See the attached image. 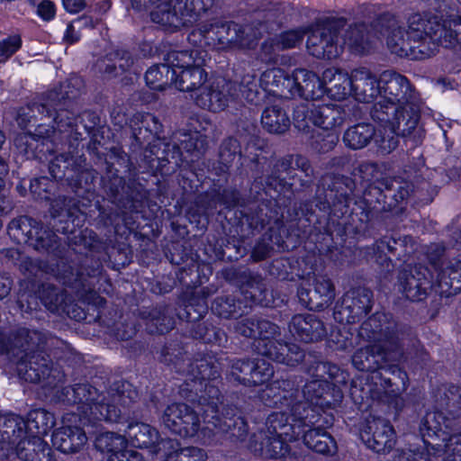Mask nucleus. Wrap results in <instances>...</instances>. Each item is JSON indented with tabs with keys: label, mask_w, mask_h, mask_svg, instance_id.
Masks as SVG:
<instances>
[{
	"label": "nucleus",
	"mask_w": 461,
	"mask_h": 461,
	"mask_svg": "<svg viewBox=\"0 0 461 461\" xmlns=\"http://www.w3.org/2000/svg\"><path fill=\"white\" fill-rule=\"evenodd\" d=\"M105 170L101 177L104 197L123 213L138 210L149 192L140 182L139 170L122 148L112 147L104 156Z\"/></svg>",
	"instance_id": "nucleus-1"
},
{
	"label": "nucleus",
	"mask_w": 461,
	"mask_h": 461,
	"mask_svg": "<svg viewBox=\"0 0 461 461\" xmlns=\"http://www.w3.org/2000/svg\"><path fill=\"white\" fill-rule=\"evenodd\" d=\"M262 34V31H255L250 25L242 26L232 21L215 19L200 24L188 39L196 41V38H199L205 45L221 50L253 49Z\"/></svg>",
	"instance_id": "nucleus-2"
},
{
	"label": "nucleus",
	"mask_w": 461,
	"mask_h": 461,
	"mask_svg": "<svg viewBox=\"0 0 461 461\" xmlns=\"http://www.w3.org/2000/svg\"><path fill=\"white\" fill-rule=\"evenodd\" d=\"M49 173L53 179L66 185L72 192H89L95 186L98 173L89 167L84 156H74L64 152L50 160Z\"/></svg>",
	"instance_id": "nucleus-3"
},
{
	"label": "nucleus",
	"mask_w": 461,
	"mask_h": 461,
	"mask_svg": "<svg viewBox=\"0 0 461 461\" xmlns=\"http://www.w3.org/2000/svg\"><path fill=\"white\" fill-rule=\"evenodd\" d=\"M139 393L131 384L125 381L114 382L102 397L95 412L97 420L117 422L122 415L133 419H142L144 415L138 403Z\"/></svg>",
	"instance_id": "nucleus-4"
},
{
	"label": "nucleus",
	"mask_w": 461,
	"mask_h": 461,
	"mask_svg": "<svg viewBox=\"0 0 461 461\" xmlns=\"http://www.w3.org/2000/svg\"><path fill=\"white\" fill-rule=\"evenodd\" d=\"M381 81L384 83L385 99L371 107L370 116L375 122L389 123L395 129L403 117V77L393 70H385L381 75Z\"/></svg>",
	"instance_id": "nucleus-5"
},
{
	"label": "nucleus",
	"mask_w": 461,
	"mask_h": 461,
	"mask_svg": "<svg viewBox=\"0 0 461 461\" xmlns=\"http://www.w3.org/2000/svg\"><path fill=\"white\" fill-rule=\"evenodd\" d=\"M352 180L343 175L324 174L319 179L314 196L316 206L326 211L332 209L334 215L343 216L348 212L352 200L348 191H351Z\"/></svg>",
	"instance_id": "nucleus-6"
},
{
	"label": "nucleus",
	"mask_w": 461,
	"mask_h": 461,
	"mask_svg": "<svg viewBox=\"0 0 461 461\" xmlns=\"http://www.w3.org/2000/svg\"><path fill=\"white\" fill-rule=\"evenodd\" d=\"M445 419V413L438 411L427 412L419 425L420 436L424 447L415 449L410 448L405 452V461H429V449L438 453L446 452L448 456L449 438L453 435L442 429L441 420Z\"/></svg>",
	"instance_id": "nucleus-7"
},
{
	"label": "nucleus",
	"mask_w": 461,
	"mask_h": 461,
	"mask_svg": "<svg viewBox=\"0 0 461 461\" xmlns=\"http://www.w3.org/2000/svg\"><path fill=\"white\" fill-rule=\"evenodd\" d=\"M343 17H330L322 20L309 34L306 46L311 55L317 59L337 58L342 47L339 45V34L346 26Z\"/></svg>",
	"instance_id": "nucleus-8"
},
{
	"label": "nucleus",
	"mask_w": 461,
	"mask_h": 461,
	"mask_svg": "<svg viewBox=\"0 0 461 461\" xmlns=\"http://www.w3.org/2000/svg\"><path fill=\"white\" fill-rule=\"evenodd\" d=\"M402 356L399 338L393 333L385 336L382 345H368L358 348L352 356V364L359 371L375 372L384 368L388 361H400Z\"/></svg>",
	"instance_id": "nucleus-9"
},
{
	"label": "nucleus",
	"mask_w": 461,
	"mask_h": 461,
	"mask_svg": "<svg viewBox=\"0 0 461 461\" xmlns=\"http://www.w3.org/2000/svg\"><path fill=\"white\" fill-rule=\"evenodd\" d=\"M81 81L77 78H68L57 88L48 91L42 97L41 103L29 104L18 113L17 122L20 127L27 128L34 125L38 120L37 115H44L51 118L50 110L48 105H53L63 102V99L73 100L78 95Z\"/></svg>",
	"instance_id": "nucleus-10"
},
{
	"label": "nucleus",
	"mask_w": 461,
	"mask_h": 461,
	"mask_svg": "<svg viewBox=\"0 0 461 461\" xmlns=\"http://www.w3.org/2000/svg\"><path fill=\"white\" fill-rule=\"evenodd\" d=\"M203 422L205 429L227 434L233 441H244L249 434V425L242 416L237 415L230 407L220 410L213 401L203 411Z\"/></svg>",
	"instance_id": "nucleus-11"
},
{
	"label": "nucleus",
	"mask_w": 461,
	"mask_h": 461,
	"mask_svg": "<svg viewBox=\"0 0 461 461\" xmlns=\"http://www.w3.org/2000/svg\"><path fill=\"white\" fill-rule=\"evenodd\" d=\"M301 170L304 173L307 179L300 180V186L302 188H309L313 183L314 169L312 167L310 160L301 154L286 155L277 159L271 169L270 174L267 177V185L280 186L282 189L293 190L294 183L286 181L283 174H286L290 180L295 177L294 170Z\"/></svg>",
	"instance_id": "nucleus-12"
},
{
	"label": "nucleus",
	"mask_w": 461,
	"mask_h": 461,
	"mask_svg": "<svg viewBox=\"0 0 461 461\" xmlns=\"http://www.w3.org/2000/svg\"><path fill=\"white\" fill-rule=\"evenodd\" d=\"M17 368L23 378L30 383H43L45 386L56 387L65 380V374L54 366L45 351L17 360Z\"/></svg>",
	"instance_id": "nucleus-13"
},
{
	"label": "nucleus",
	"mask_w": 461,
	"mask_h": 461,
	"mask_svg": "<svg viewBox=\"0 0 461 461\" xmlns=\"http://www.w3.org/2000/svg\"><path fill=\"white\" fill-rule=\"evenodd\" d=\"M213 4V0H174L168 13L158 11L155 14V19L165 27L187 26L207 14Z\"/></svg>",
	"instance_id": "nucleus-14"
},
{
	"label": "nucleus",
	"mask_w": 461,
	"mask_h": 461,
	"mask_svg": "<svg viewBox=\"0 0 461 461\" xmlns=\"http://www.w3.org/2000/svg\"><path fill=\"white\" fill-rule=\"evenodd\" d=\"M274 375L271 365L263 359L233 358L230 360L228 379L245 386H257L267 382Z\"/></svg>",
	"instance_id": "nucleus-15"
},
{
	"label": "nucleus",
	"mask_w": 461,
	"mask_h": 461,
	"mask_svg": "<svg viewBox=\"0 0 461 461\" xmlns=\"http://www.w3.org/2000/svg\"><path fill=\"white\" fill-rule=\"evenodd\" d=\"M160 420L167 429L183 438L194 437L201 428L199 414L183 402L168 405Z\"/></svg>",
	"instance_id": "nucleus-16"
},
{
	"label": "nucleus",
	"mask_w": 461,
	"mask_h": 461,
	"mask_svg": "<svg viewBox=\"0 0 461 461\" xmlns=\"http://www.w3.org/2000/svg\"><path fill=\"white\" fill-rule=\"evenodd\" d=\"M344 83L342 93L352 90L361 103H370L380 94L379 81L370 69L361 67L351 71L350 76L339 73L332 83Z\"/></svg>",
	"instance_id": "nucleus-17"
},
{
	"label": "nucleus",
	"mask_w": 461,
	"mask_h": 461,
	"mask_svg": "<svg viewBox=\"0 0 461 461\" xmlns=\"http://www.w3.org/2000/svg\"><path fill=\"white\" fill-rule=\"evenodd\" d=\"M393 426L385 420L369 417L360 430L362 441L367 447L380 453L390 451L395 445Z\"/></svg>",
	"instance_id": "nucleus-18"
},
{
	"label": "nucleus",
	"mask_w": 461,
	"mask_h": 461,
	"mask_svg": "<svg viewBox=\"0 0 461 461\" xmlns=\"http://www.w3.org/2000/svg\"><path fill=\"white\" fill-rule=\"evenodd\" d=\"M421 101L409 80L405 77V113L409 119L405 122V146L415 148L422 143L424 129L419 124Z\"/></svg>",
	"instance_id": "nucleus-19"
},
{
	"label": "nucleus",
	"mask_w": 461,
	"mask_h": 461,
	"mask_svg": "<svg viewBox=\"0 0 461 461\" xmlns=\"http://www.w3.org/2000/svg\"><path fill=\"white\" fill-rule=\"evenodd\" d=\"M227 181L228 175L224 173L221 178L213 180L212 187L209 191L197 197L196 203L203 213L216 209L217 205L232 208L240 203V192L234 187L225 186L224 183Z\"/></svg>",
	"instance_id": "nucleus-20"
},
{
	"label": "nucleus",
	"mask_w": 461,
	"mask_h": 461,
	"mask_svg": "<svg viewBox=\"0 0 461 461\" xmlns=\"http://www.w3.org/2000/svg\"><path fill=\"white\" fill-rule=\"evenodd\" d=\"M301 393L303 399L322 411L325 408H335L343 398L339 387L324 379H315L307 382ZM323 412L325 413V411Z\"/></svg>",
	"instance_id": "nucleus-21"
},
{
	"label": "nucleus",
	"mask_w": 461,
	"mask_h": 461,
	"mask_svg": "<svg viewBox=\"0 0 461 461\" xmlns=\"http://www.w3.org/2000/svg\"><path fill=\"white\" fill-rule=\"evenodd\" d=\"M299 302L311 311H321L330 306L335 298L332 282L325 276H316L312 288H298Z\"/></svg>",
	"instance_id": "nucleus-22"
},
{
	"label": "nucleus",
	"mask_w": 461,
	"mask_h": 461,
	"mask_svg": "<svg viewBox=\"0 0 461 461\" xmlns=\"http://www.w3.org/2000/svg\"><path fill=\"white\" fill-rule=\"evenodd\" d=\"M373 306V292L363 286L348 291L339 304V313L346 316L348 322H355L365 317Z\"/></svg>",
	"instance_id": "nucleus-23"
},
{
	"label": "nucleus",
	"mask_w": 461,
	"mask_h": 461,
	"mask_svg": "<svg viewBox=\"0 0 461 461\" xmlns=\"http://www.w3.org/2000/svg\"><path fill=\"white\" fill-rule=\"evenodd\" d=\"M58 258L59 261L54 267H50V275H52L58 281L77 293L85 291L88 286V278L94 274L83 265H78L73 261L68 262L66 255Z\"/></svg>",
	"instance_id": "nucleus-24"
},
{
	"label": "nucleus",
	"mask_w": 461,
	"mask_h": 461,
	"mask_svg": "<svg viewBox=\"0 0 461 461\" xmlns=\"http://www.w3.org/2000/svg\"><path fill=\"white\" fill-rule=\"evenodd\" d=\"M46 344L45 333L36 330L18 328L12 333L9 350L19 360L44 351Z\"/></svg>",
	"instance_id": "nucleus-25"
},
{
	"label": "nucleus",
	"mask_w": 461,
	"mask_h": 461,
	"mask_svg": "<svg viewBox=\"0 0 461 461\" xmlns=\"http://www.w3.org/2000/svg\"><path fill=\"white\" fill-rule=\"evenodd\" d=\"M131 138L133 142L131 148L133 151L140 149L143 144L150 143L158 138L162 131V124L152 113H136L130 122Z\"/></svg>",
	"instance_id": "nucleus-26"
},
{
	"label": "nucleus",
	"mask_w": 461,
	"mask_h": 461,
	"mask_svg": "<svg viewBox=\"0 0 461 461\" xmlns=\"http://www.w3.org/2000/svg\"><path fill=\"white\" fill-rule=\"evenodd\" d=\"M104 394L88 382L77 383L70 386L63 387L59 392V398L68 404H80L90 409L91 413L97 419L95 412L97 403H101Z\"/></svg>",
	"instance_id": "nucleus-27"
},
{
	"label": "nucleus",
	"mask_w": 461,
	"mask_h": 461,
	"mask_svg": "<svg viewBox=\"0 0 461 461\" xmlns=\"http://www.w3.org/2000/svg\"><path fill=\"white\" fill-rule=\"evenodd\" d=\"M69 78H77L81 81L78 95L73 100L63 99L64 102L48 105L57 130L60 132L69 131L75 126L78 127L77 100L84 93L85 83L83 78L78 76H72Z\"/></svg>",
	"instance_id": "nucleus-28"
},
{
	"label": "nucleus",
	"mask_w": 461,
	"mask_h": 461,
	"mask_svg": "<svg viewBox=\"0 0 461 461\" xmlns=\"http://www.w3.org/2000/svg\"><path fill=\"white\" fill-rule=\"evenodd\" d=\"M286 440L289 439L258 430L251 436L249 447L258 456L277 459L285 457L289 453Z\"/></svg>",
	"instance_id": "nucleus-29"
},
{
	"label": "nucleus",
	"mask_w": 461,
	"mask_h": 461,
	"mask_svg": "<svg viewBox=\"0 0 461 461\" xmlns=\"http://www.w3.org/2000/svg\"><path fill=\"white\" fill-rule=\"evenodd\" d=\"M373 30L384 36L386 46L390 51L402 57L403 51V33L400 21L394 14L384 13L378 15L371 23Z\"/></svg>",
	"instance_id": "nucleus-30"
},
{
	"label": "nucleus",
	"mask_w": 461,
	"mask_h": 461,
	"mask_svg": "<svg viewBox=\"0 0 461 461\" xmlns=\"http://www.w3.org/2000/svg\"><path fill=\"white\" fill-rule=\"evenodd\" d=\"M294 337L306 343L321 340L327 334L322 321L314 314H296L289 322Z\"/></svg>",
	"instance_id": "nucleus-31"
},
{
	"label": "nucleus",
	"mask_w": 461,
	"mask_h": 461,
	"mask_svg": "<svg viewBox=\"0 0 461 461\" xmlns=\"http://www.w3.org/2000/svg\"><path fill=\"white\" fill-rule=\"evenodd\" d=\"M260 86L273 96L292 99L294 91V74L289 76L282 68L267 69L260 77Z\"/></svg>",
	"instance_id": "nucleus-32"
},
{
	"label": "nucleus",
	"mask_w": 461,
	"mask_h": 461,
	"mask_svg": "<svg viewBox=\"0 0 461 461\" xmlns=\"http://www.w3.org/2000/svg\"><path fill=\"white\" fill-rule=\"evenodd\" d=\"M259 353L273 361L290 366H297L305 358V352L297 344L272 339L264 342Z\"/></svg>",
	"instance_id": "nucleus-33"
},
{
	"label": "nucleus",
	"mask_w": 461,
	"mask_h": 461,
	"mask_svg": "<svg viewBox=\"0 0 461 461\" xmlns=\"http://www.w3.org/2000/svg\"><path fill=\"white\" fill-rule=\"evenodd\" d=\"M40 253H47L55 258H63L67 255L68 247L62 244L58 235L50 228L38 223L30 237L27 244Z\"/></svg>",
	"instance_id": "nucleus-34"
},
{
	"label": "nucleus",
	"mask_w": 461,
	"mask_h": 461,
	"mask_svg": "<svg viewBox=\"0 0 461 461\" xmlns=\"http://www.w3.org/2000/svg\"><path fill=\"white\" fill-rule=\"evenodd\" d=\"M294 97L299 96L307 101H314L321 99L326 94V83L314 72L305 68H296L294 71Z\"/></svg>",
	"instance_id": "nucleus-35"
},
{
	"label": "nucleus",
	"mask_w": 461,
	"mask_h": 461,
	"mask_svg": "<svg viewBox=\"0 0 461 461\" xmlns=\"http://www.w3.org/2000/svg\"><path fill=\"white\" fill-rule=\"evenodd\" d=\"M139 316L149 334H164L170 331L175 325L167 305L147 308L140 311Z\"/></svg>",
	"instance_id": "nucleus-36"
},
{
	"label": "nucleus",
	"mask_w": 461,
	"mask_h": 461,
	"mask_svg": "<svg viewBox=\"0 0 461 461\" xmlns=\"http://www.w3.org/2000/svg\"><path fill=\"white\" fill-rule=\"evenodd\" d=\"M26 421L18 415L0 418V448L8 451L16 447L27 436Z\"/></svg>",
	"instance_id": "nucleus-37"
},
{
	"label": "nucleus",
	"mask_w": 461,
	"mask_h": 461,
	"mask_svg": "<svg viewBox=\"0 0 461 461\" xmlns=\"http://www.w3.org/2000/svg\"><path fill=\"white\" fill-rule=\"evenodd\" d=\"M87 441L86 432L77 426H63L52 434V444L65 454L78 452Z\"/></svg>",
	"instance_id": "nucleus-38"
},
{
	"label": "nucleus",
	"mask_w": 461,
	"mask_h": 461,
	"mask_svg": "<svg viewBox=\"0 0 461 461\" xmlns=\"http://www.w3.org/2000/svg\"><path fill=\"white\" fill-rule=\"evenodd\" d=\"M293 401L287 402V407L290 409L292 420L296 424V429L301 426L303 428H310L319 422L320 420L316 419V411L312 407V403L303 399V394L299 388H292Z\"/></svg>",
	"instance_id": "nucleus-39"
},
{
	"label": "nucleus",
	"mask_w": 461,
	"mask_h": 461,
	"mask_svg": "<svg viewBox=\"0 0 461 461\" xmlns=\"http://www.w3.org/2000/svg\"><path fill=\"white\" fill-rule=\"evenodd\" d=\"M15 451L24 461H53L51 447L40 436L26 437L18 443Z\"/></svg>",
	"instance_id": "nucleus-40"
},
{
	"label": "nucleus",
	"mask_w": 461,
	"mask_h": 461,
	"mask_svg": "<svg viewBox=\"0 0 461 461\" xmlns=\"http://www.w3.org/2000/svg\"><path fill=\"white\" fill-rule=\"evenodd\" d=\"M132 54L123 49H116L98 60L99 70L111 77H117L128 71L134 64Z\"/></svg>",
	"instance_id": "nucleus-41"
},
{
	"label": "nucleus",
	"mask_w": 461,
	"mask_h": 461,
	"mask_svg": "<svg viewBox=\"0 0 461 461\" xmlns=\"http://www.w3.org/2000/svg\"><path fill=\"white\" fill-rule=\"evenodd\" d=\"M304 445L312 451L324 456H333L337 453V443L330 433L320 427H310L303 430Z\"/></svg>",
	"instance_id": "nucleus-42"
},
{
	"label": "nucleus",
	"mask_w": 461,
	"mask_h": 461,
	"mask_svg": "<svg viewBox=\"0 0 461 461\" xmlns=\"http://www.w3.org/2000/svg\"><path fill=\"white\" fill-rule=\"evenodd\" d=\"M436 406L449 419L461 418V387L450 384L438 390Z\"/></svg>",
	"instance_id": "nucleus-43"
},
{
	"label": "nucleus",
	"mask_w": 461,
	"mask_h": 461,
	"mask_svg": "<svg viewBox=\"0 0 461 461\" xmlns=\"http://www.w3.org/2000/svg\"><path fill=\"white\" fill-rule=\"evenodd\" d=\"M438 284L441 293L448 295L461 292V254L442 266L438 273Z\"/></svg>",
	"instance_id": "nucleus-44"
},
{
	"label": "nucleus",
	"mask_w": 461,
	"mask_h": 461,
	"mask_svg": "<svg viewBox=\"0 0 461 461\" xmlns=\"http://www.w3.org/2000/svg\"><path fill=\"white\" fill-rule=\"evenodd\" d=\"M182 372H186L190 376L203 384L205 380H215L221 376V364L212 355H206L201 358L190 361L187 368L178 367Z\"/></svg>",
	"instance_id": "nucleus-45"
},
{
	"label": "nucleus",
	"mask_w": 461,
	"mask_h": 461,
	"mask_svg": "<svg viewBox=\"0 0 461 461\" xmlns=\"http://www.w3.org/2000/svg\"><path fill=\"white\" fill-rule=\"evenodd\" d=\"M228 101L229 95L221 87L220 82L202 86L195 97L198 106L213 113L222 111L227 106Z\"/></svg>",
	"instance_id": "nucleus-46"
},
{
	"label": "nucleus",
	"mask_w": 461,
	"mask_h": 461,
	"mask_svg": "<svg viewBox=\"0 0 461 461\" xmlns=\"http://www.w3.org/2000/svg\"><path fill=\"white\" fill-rule=\"evenodd\" d=\"M306 366V372L316 379H324L328 381L337 380L341 374L340 368L330 362L324 361L321 353L317 351H308L305 353V358L303 360Z\"/></svg>",
	"instance_id": "nucleus-47"
},
{
	"label": "nucleus",
	"mask_w": 461,
	"mask_h": 461,
	"mask_svg": "<svg viewBox=\"0 0 461 461\" xmlns=\"http://www.w3.org/2000/svg\"><path fill=\"white\" fill-rule=\"evenodd\" d=\"M374 35L365 23L350 24L344 35V43L357 54H364L369 50Z\"/></svg>",
	"instance_id": "nucleus-48"
},
{
	"label": "nucleus",
	"mask_w": 461,
	"mask_h": 461,
	"mask_svg": "<svg viewBox=\"0 0 461 461\" xmlns=\"http://www.w3.org/2000/svg\"><path fill=\"white\" fill-rule=\"evenodd\" d=\"M125 432L132 446L148 448L150 453L159 438V433L155 428L139 421L130 423Z\"/></svg>",
	"instance_id": "nucleus-49"
},
{
	"label": "nucleus",
	"mask_w": 461,
	"mask_h": 461,
	"mask_svg": "<svg viewBox=\"0 0 461 461\" xmlns=\"http://www.w3.org/2000/svg\"><path fill=\"white\" fill-rule=\"evenodd\" d=\"M207 73L201 67V64L192 62L186 68L176 71L174 86L180 91L190 92L201 89L206 80Z\"/></svg>",
	"instance_id": "nucleus-50"
},
{
	"label": "nucleus",
	"mask_w": 461,
	"mask_h": 461,
	"mask_svg": "<svg viewBox=\"0 0 461 461\" xmlns=\"http://www.w3.org/2000/svg\"><path fill=\"white\" fill-rule=\"evenodd\" d=\"M290 386V381L284 380L281 384H271L262 389L258 393L260 402L267 407L283 408L287 402L293 401V392Z\"/></svg>",
	"instance_id": "nucleus-51"
},
{
	"label": "nucleus",
	"mask_w": 461,
	"mask_h": 461,
	"mask_svg": "<svg viewBox=\"0 0 461 461\" xmlns=\"http://www.w3.org/2000/svg\"><path fill=\"white\" fill-rule=\"evenodd\" d=\"M457 16L447 23H439L435 22L432 27H429V40L440 45L446 49L456 47L459 44V34L461 33V26H455L454 20Z\"/></svg>",
	"instance_id": "nucleus-52"
},
{
	"label": "nucleus",
	"mask_w": 461,
	"mask_h": 461,
	"mask_svg": "<svg viewBox=\"0 0 461 461\" xmlns=\"http://www.w3.org/2000/svg\"><path fill=\"white\" fill-rule=\"evenodd\" d=\"M39 298L42 304L51 312L62 315L64 305L68 300V294L52 284L44 283L39 287Z\"/></svg>",
	"instance_id": "nucleus-53"
},
{
	"label": "nucleus",
	"mask_w": 461,
	"mask_h": 461,
	"mask_svg": "<svg viewBox=\"0 0 461 461\" xmlns=\"http://www.w3.org/2000/svg\"><path fill=\"white\" fill-rule=\"evenodd\" d=\"M260 430H264L267 434L285 437V438L289 440L297 438L301 433L299 430H296V424L291 423L286 413L282 411L273 412L268 415L265 428Z\"/></svg>",
	"instance_id": "nucleus-54"
},
{
	"label": "nucleus",
	"mask_w": 461,
	"mask_h": 461,
	"mask_svg": "<svg viewBox=\"0 0 461 461\" xmlns=\"http://www.w3.org/2000/svg\"><path fill=\"white\" fill-rule=\"evenodd\" d=\"M314 125L323 130H331L343 123L345 113L336 104L315 105L313 108Z\"/></svg>",
	"instance_id": "nucleus-55"
},
{
	"label": "nucleus",
	"mask_w": 461,
	"mask_h": 461,
	"mask_svg": "<svg viewBox=\"0 0 461 461\" xmlns=\"http://www.w3.org/2000/svg\"><path fill=\"white\" fill-rule=\"evenodd\" d=\"M261 124L270 133L283 134L290 128L291 122L282 107L271 105L264 109L261 115Z\"/></svg>",
	"instance_id": "nucleus-56"
},
{
	"label": "nucleus",
	"mask_w": 461,
	"mask_h": 461,
	"mask_svg": "<svg viewBox=\"0 0 461 461\" xmlns=\"http://www.w3.org/2000/svg\"><path fill=\"white\" fill-rule=\"evenodd\" d=\"M176 77V70L163 63L150 67L145 74V80L151 89L163 91L174 86Z\"/></svg>",
	"instance_id": "nucleus-57"
},
{
	"label": "nucleus",
	"mask_w": 461,
	"mask_h": 461,
	"mask_svg": "<svg viewBox=\"0 0 461 461\" xmlns=\"http://www.w3.org/2000/svg\"><path fill=\"white\" fill-rule=\"evenodd\" d=\"M375 136V128L370 123H357L349 127L343 135L345 145L351 149L366 147Z\"/></svg>",
	"instance_id": "nucleus-58"
},
{
	"label": "nucleus",
	"mask_w": 461,
	"mask_h": 461,
	"mask_svg": "<svg viewBox=\"0 0 461 461\" xmlns=\"http://www.w3.org/2000/svg\"><path fill=\"white\" fill-rule=\"evenodd\" d=\"M417 276L410 270L405 274V299L411 302H421L428 296V289H430L429 282L423 273L415 269ZM405 273L407 270L405 269Z\"/></svg>",
	"instance_id": "nucleus-59"
},
{
	"label": "nucleus",
	"mask_w": 461,
	"mask_h": 461,
	"mask_svg": "<svg viewBox=\"0 0 461 461\" xmlns=\"http://www.w3.org/2000/svg\"><path fill=\"white\" fill-rule=\"evenodd\" d=\"M25 421L27 431L40 437L46 435L56 424L54 414L45 409L31 411Z\"/></svg>",
	"instance_id": "nucleus-60"
},
{
	"label": "nucleus",
	"mask_w": 461,
	"mask_h": 461,
	"mask_svg": "<svg viewBox=\"0 0 461 461\" xmlns=\"http://www.w3.org/2000/svg\"><path fill=\"white\" fill-rule=\"evenodd\" d=\"M38 221L27 217L20 216L11 221L8 225V234L16 243L27 244Z\"/></svg>",
	"instance_id": "nucleus-61"
},
{
	"label": "nucleus",
	"mask_w": 461,
	"mask_h": 461,
	"mask_svg": "<svg viewBox=\"0 0 461 461\" xmlns=\"http://www.w3.org/2000/svg\"><path fill=\"white\" fill-rule=\"evenodd\" d=\"M219 162L223 167L221 169L223 173H227V169L232 165L237 158H242L241 144L240 140L233 137L229 136L224 138L218 149Z\"/></svg>",
	"instance_id": "nucleus-62"
},
{
	"label": "nucleus",
	"mask_w": 461,
	"mask_h": 461,
	"mask_svg": "<svg viewBox=\"0 0 461 461\" xmlns=\"http://www.w3.org/2000/svg\"><path fill=\"white\" fill-rule=\"evenodd\" d=\"M268 205L266 202L249 206L241 211L242 221L249 225L251 230L263 229L268 224L271 215H268Z\"/></svg>",
	"instance_id": "nucleus-63"
},
{
	"label": "nucleus",
	"mask_w": 461,
	"mask_h": 461,
	"mask_svg": "<svg viewBox=\"0 0 461 461\" xmlns=\"http://www.w3.org/2000/svg\"><path fill=\"white\" fill-rule=\"evenodd\" d=\"M241 302L234 295L217 296L212 303V312L223 319H230L241 315Z\"/></svg>",
	"instance_id": "nucleus-64"
}]
</instances>
